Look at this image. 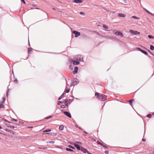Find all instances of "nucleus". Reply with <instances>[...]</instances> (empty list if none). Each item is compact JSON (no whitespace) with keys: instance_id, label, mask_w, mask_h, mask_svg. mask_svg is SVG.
<instances>
[{"instance_id":"obj_1","label":"nucleus","mask_w":154,"mask_h":154,"mask_svg":"<svg viewBox=\"0 0 154 154\" xmlns=\"http://www.w3.org/2000/svg\"><path fill=\"white\" fill-rule=\"evenodd\" d=\"M5 97H3L2 100L0 101V108H3L4 107V106L3 105V103L5 102Z\"/></svg>"},{"instance_id":"obj_2","label":"nucleus","mask_w":154,"mask_h":154,"mask_svg":"<svg viewBox=\"0 0 154 154\" xmlns=\"http://www.w3.org/2000/svg\"><path fill=\"white\" fill-rule=\"evenodd\" d=\"M106 96L104 94H102L100 96V98L102 100L105 101L106 100Z\"/></svg>"},{"instance_id":"obj_3","label":"nucleus","mask_w":154,"mask_h":154,"mask_svg":"<svg viewBox=\"0 0 154 154\" xmlns=\"http://www.w3.org/2000/svg\"><path fill=\"white\" fill-rule=\"evenodd\" d=\"M130 32L132 34L136 35L137 34H140V32L136 31H134L132 30H129Z\"/></svg>"},{"instance_id":"obj_4","label":"nucleus","mask_w":154,"mask_h":154,"mask_svg":"<svg viewBox=\"0 0 154 154\" xmlns=\"http://www.w3.org/2000/svg\"><path fill=\"white\" fill-rule=\"evenodd\" d=\"M73 33L75 35V38H77L80 35V32L76 31H74Z\"/></svg>"},{"instance_id":"obj_5","label":"nucleus","mask_w":154,"mask_h":154,"mask_svg":"<svg viewBox=\"0 0 154 154\" xmlns=\"http://www.w3.org/2000/svg\"><path fill=\"white\" fill-rule=\"evenodd\" d=\"M115 34L117 35H120L122 37L123 36L122 33L120 31H116L115 33Z\"/></svg>"},{"instance_id":"obj_6","label":"nucleus","mask_w":154,"mask_h":154,"mask_svg":"<svg viewBox=\"0 0 154 154\" xmlns=\"http://www.w3.org/2000/svg\"><path fill=\"white\" fill-rule=\"evenodd\" d=\"M64 114L66 116L69 117V118H71V116L70 114L67 112H64Z\"/></svg>"},{"instance_id":"obj_7","label":"nucleus","mask_w":154,"mask_h":154,"mask_svg":"<svg viewBox=\"0 0 154 154\" xmlns=\"http://www.w3.org/2000/svg\"><path fill=\"white\" fill-rule=\"evenodd\" d=\"M5 131H8V132H9L10 133H12L13 134H15V132L14 131H12L11 130H9V129H5Z\"/></svg>"},{"instance_id":"obj_8","label":"nucleus","mask_w":154,"mask_h":154,"mask_svg":"<svg viewBox=\"0 0 154 154\" xmlns=\"http://www.w3.org/2000/svg\"><path fill=\"white\" fill-rule=\"evenodd\" d=\"M83 152L85 153H86L88 151L86 149L82 147L81 149H80Z\"/></svg>"},{"instance_id":"obj_9","label":"nucleus","mask_w":154,"mask_h":154,"mask_svg":"<svg viewBox=\"0 0 154 154\" xmlns=\"http://www.w3.org/2000/svg\"><path fill=\"white\" fill-rule=\"evenodd\" d=\"M137 48L142 53L144 54H145L146 55L147 54V53L146 51L141 49L140 48Z\"/></svg>"},{"instance_id":"obj_10","label":"nucleus","mask_w":154,"mask_h":154,"mask_svg":"<svg viewBox=\"0 0 154 154\" xmlns=\"http://www.w3.org/2000/svg\"><path fill=\"white\" fill-rule=\"evenodd\" d=\"M74 145L79 150L80 149V148L79 146L77 144H76L75 143H74Z\"/></svg>"},{"instance_id":"obj_11","label":"nucleus","mask_w":154,"mask_h":154,"mask_svg":"<svg viewBox=\"0 0 154 154\" xmlns=\"http://www.w3.org/2000/svg\"><path fill=\"white\" fill-rule=\"evenodd\" d=\"M78 67L76 66L74 70L73 71V74H75L77 72L78 70Z\"/></svg>"},{"instance_id":"obj_12","label":"nucleus","mask_w":154,"mask_h":154,"mask_svg":"<svg viewBox=\"0 0 154 154\" xmlns=\"http://www.w3.org/2000/svg\"><path fill=\"white\" fill-rule=\"evenodd\" d=\"M73 2L77 3H81L82 2V1L81 0H74Z\"/></svg>"},{"instance_id":"obj_13","label":"nucleus","mask_w":154,"mask_h":154,"mask_svg":"<svg viewBox=\"0 0 154 154\" xmlns=\"http://www.w3.org/2000/svg\"><path fill=\"white\" fill-rule=\"evenodd\" d=\"M118 16L119 17H126L125 14L123 13L119 14H118Z\"/></svg>"},{"instance_id":"obj_14","label":"nucleus","mask_w":154,"mask_h":154,"mask_svg":"<svg viewBox=\"0 0 154 154\" xmlns=\"http://www.w3.org/2000/svg\"><path fill=\"white\" fill-rule=\"evenodd\" d=\"M79 82V81L78 79H75L74 80L73 82V84L74 85L78 83Z\"/></svg>"},{"instance_id":"obj_15","label":"nucleus","mask_w":154,"mask_h":154,"mask_svg":"<svg viewBox=\"0 0 154 154\" xmlns=\"http://www.w3.org/2000/svg\"><path fill=\"white\" fill-rule=\"evenodd\" d=\"M79 62L75 60H74L73 61V64L74 65H78L79 64Z\"/></svg>"},{"instance_id":"obj_16","label":"nucleus","mask_w":154,"mask_h":154,"mask_svg":"<svg viewBox=\"0 0 154 154\" xmlns=\"http://www.w3.org/2000/svg\"><path fill=\"white\" fill-rule=\"evenodd\" d=\"M64 128V126L63 125H60L59 127V129L60 130H63Z\"/></svg>"},{"instance_id":"obj_17","label":"nucleus","mask_w":154,"mask_h":154,"mask_svg":"<svg viewBox=\"0 0 154 154\" xmlns=\"http://www.w3.org/2000/svg\"><path fill=\"white\" fill-rule=\"evenodd\" d=\"M131 17L133 18H134L135 19H138V20H139L140 19L139 18L137 17H136V16H132Z\"/></svg>"},{"instance_id":"obj_18","label":"nucleus","mask_w":154,"mask_h":154,"mask_svg":"<svg viewBox=\"0 0 154 154\" xmlns=\"http://www.w3.org/2000/svg\"><path fill=\"white\" fill-rule=\"evenodd\" d=\"M67 88V87H66V89L65 90V91H66V93H68L69 91H70L69 90V89H66Z\"/></svg>"},{"instance_id":"obj_19","label":"nucleus","mask_w":154,"mask_h":154,"mask_svg":"<svg viewBox=\"0 0 154 154\" xmlns=\"http://www.w3.org/2000/svg\"><path fill=\"white\" fill-rule=\"evenodd\" d=\"M150 49L152 50H154V46L152 45H151L150 46Z\"/></svg>"},{"instance_id":"obj_20","label":"nucleus","mask_w":154,"mask_h":154,"mask_svg":"<svg viewBox=\"0 0 154 154\" xmlns=\"http://www.w3.org/2000/svg\"><path fill=\"white\" fill-rule=\"evenodd\" d=\"M103 27L106 29H108V27L105 24H103Z\"/></svg>"},{"instance_id":"obj_21","label":"nucleus","mask_w":154,"mask_h":154,"mask_svg":"<svg viewBox=\"0 0 154 154\" xmlns=\"http://www.w3.org/2000/svg\"><path fill=\"white\" fill-rule=\"evenodd\" d=\"M51 131V130L50 129H48V130H45L43 131V132H50Z\"/></svg>"},{"instance_id":"obj_22","label":"nucleus","mask_w":154,"mask_h":154,"mask_svg":"<svg viewBox=\"0 0 154 154\" xmlns=\"http://www.w3.org/2000/svg\"><path fill=\"white\" fill-rule=\"evenodd\" d=\"M148 37L150 38H154V37L151 35H148Z\"/></svg>"},{"instance_id":"obj_23","label":"nucleus","mask_w":154,"mask_h":154,"mask_svg":"<svg viewBox=\"0 0 154 154\" xmlns=\"http://www.w3.org/2000/svg\"><path fill=\"white\" fill-rule=\"evenodd\" d=\"M66 150L67 151H72L73 150L69 148H67L66 149Z\"/></svg>"},{"instance_id":"obj_24","label":"nucleus","mask_w":154,"mask_h":154,"mask_svg":"<svg viewBox=\"0 0 154 154\" xmlns=\"http://www.w3.org/2000/svg\"><path fill=\"white\" fill-rule=\"evenodd\" d=\"M32 51V49L31 48H29L28 49V51L29 53L31 52Z\"/></svg>"},{"instance_id":"obj_25","label":"nucleus","mask_w":154,"mask_h":154,"mask_svg":"<svg viewBox=\"0 0 154 154\" xmlns=\"http://www.w3.org/2000/svg\"><path fill=\"white\" fill-rule=\"evenodd\" d=\"M68 146H69V147L70 148H71L72 149H75V148L74 147L72 146L71 145H69Z\"/></svg>"},{"instance_id":"obj_26","label":"nucleus","mask_w":154,"mask_h":154,"mask_svg":"<svg viewBox=\"0 0 154 154\" xmlns=\"http://www.w3.org/2000/svg\"><path fill=\"white\" fill-rule=\"evenodd\" d=\"M52 116H50L49 117L45 118V119H49L50 118H52Z\"/></svg>"},{"instance_id":"obj_27","label":"nucleus","mask_w":154,"mask_h":154,"mask_svg":"<svg viewBox=\"0 0 154 154\" xmlns=\"http://www.w3.org/2000/svg\"><path fill=\"white\" fill-rule=\"evenodd\" d=\"M11 121H15V122H17V119H11Z\"/></svg>"},{"instance_id":"obj_28","label":"nucleus","mask_w":154,"mask_h":154,"mask_svg":"<svg viewBox=\"0 0 154 154\" xmlns=\"http://www.w3.org/2000/svg\"><path fill=\"white\" fill-rule=\"evenodd\" d=\"M47 143H54L55 142L54 141H51L50 142H47Z\"/></svg>"},{"instance_id":"obj_29","label":"nucleus","mask_w":154,"mask_h":154,"mask_svg":"<svg viewBox=\"0 0 154 154\" xmlns=\"http://www.w3.org/2000/svg\"><path fill=\"white\" fill-rule=\"evenodd\" d=\"M95 95L97 97H98L99 96V94L98 93H95Z\"/></svg>"},{"instance_id":"obj_30","label":"nucleus","mask_w":154,"mask_h":154,"mask_svg":"<svg viewBox=\"0 0 154 154\" xmlns=\"http://www.w3.org/2000/svg\"><path fill=\"white\" fill-rule=\"evenodd\" d=\"M63 94H62V95H61L59 98H58V100H60L61 99V98H62V96Z\"/></svg>"},{"instance_id":"obj_31","label":"nucleus","mask_w":154,"mask_h":154,"mask_svg":"<svg viewBox=\"0 0 154 154\" xmlns=\"http://www.w3.org/2000/svg\"><path fill=\"white\" fill-rule=\"evenodd\" d=\"M151 116V114H149L147 115V117L148 118H150Z\"/></svg>"},{"instance_id":"obj_32","label":"nucleus","mask_w":154,"mask_h":154,"mask_svg":"<svg viewBox=\"0 0 154 154\" xmlns=\"http://www.w3.org/2000/svg\"><path fill=\"white\" fill-rule=\"evenodd\" d=\"M75 143H78V144H81V145H82V143L81 142H78V141H77V142H75Z\"/></svg>"},{"instance_id":"obj_33","label":"nucleus","mask_w":154,"mask_h":154,"mask_svg":"<svg viewBox=\"0 0 154 154\" xmlns=\"http://www.w3.org/2000/svg\"><path fill=\"white\" fill-rule=\"evenodd\" d=\"M65 106L64 105H62L61 106V107L62 108H65Z\"/></svg>"},{"instance_id":"obj_34","label":"nucleus","mask_w":154,"mask_h":154,"mask_svg":"<svg viewBox=\"0 0 154 154\" xmlns=\"http://www.w3.org/2000/svg\"><path fill=\"white\" fill-rule=\"evenodd\" d=\"M97 143L98 144H100L101 145H102V144L100 143L99 141H97Z\"/></svg>"},{"instance_id":"obj_35","label":"nucleus","mask_w":154,"mask_h":154,"mask_svg":"<svg viewBox=\"0 0 154 154\" xmlns=\"http://www.w3.org/2000/svg\"><path fill=\"white\" fill-rule=\"evenodd\" d=\"M80 14L81 15L84 14H85L84 12H80Z\"/></svg>"},{"instance_id":"obj_36","label":"nucleus","mask_w":154,"mask_h":154,"mask_svg":"<svg viewBox=\"0 0 154 154\" xmlns=\"http://www.w3.org/2000/svg\"><path fill=\"white\" fill-rule=\"evenodd\" d=\"M61 103H62V102H61L60 101H59L58 102V105H60V104H61Z\"/></svg>"},{"instance_id":"obj_37","label":"nucleus","mask_w":154,"mask_h":154,"mask_svg":"<svg viewBox=\"0 0 154 154\" xmlns=\"http://www.w3.org/2000/svg\"><path fill=\"white\" fill-rule=\"evenodd\" d=\"M49 134L52 135H54V136L56 135V134H55V133H53V134H52V133H49Z\"/></svg>"},{"instance_id":"obj_38","label":"nucleus","mask_w":154,"mask_h":154,"mask_svg":"<svg viewBox=\"0 0 154 154\" xmlns=\"http://www.w3.org/2000/svg\"><path fill=\"white\" fill-rule=\"evenodd\" d=\"M105 152L106 153L108 154L109 153V152L108 151H105Z\"/></svg>"},{"instance_id":"obj_39","label":"nucleus","mask_w":154,"mask_h":154,"mask_svg":"<svg viewBox=\"0 0 154 154\" xmlns=\"http://www.w3.org/2000/svg\"><path fill=\"white\" fill-rule=\"evenodd\" d=\"M133 100H130L129 101V102L131 104L132 103V101Z\"/></svg>"},{"instance_id":"obj_40","label":"nucleus","mask_w":154,"mask_h":154,"mask_svg":"<svg viewBox=\"0 0 154 154\" xmlns=\"http://www.w3.org/2000/svg\"><path fill=\"white\" fill-rule=\"evenodd\" d=\"M65 105L67 106H68L67 104V100H66L65 103Z\"/></svg>"},{"instance_id":"obj_41","label":"nucleus","mask_w":154,"mask_h":154,"mask_svg":"<svg viewBox=\"0 0 154 154\" xmlns=\"http://www.w3.org/2000/svg\"><path fill=\"white\" fill-rule=\"evenodd\" d=\"M5 125L6 126H7L8 127H10V125H9L8 124H7V123H5Z\"/></svg>"},{"instance_id":"obj_42","label":"nucleus","mask_w":154,"mask_h":154,"mask_svg":"<svg viewBox=\"0 0 154 154\" xmlns=\"http://www.w3.org/2000/svg\"><path fill=\"white\" fill-rule=\"evenodd\" d=\"M10 127L11 128H15V127L14 126H10Z\"/></svg>"},{"instance_id":"obj_43","label":"nucleus","mask_w":154,"mask_h":154,"mask_svg":"<svg viewBox=\"0 0 154 154\" xmlns=\"http://www.w3.org/2000/svg\"><path fill=\"white\" fill-rule=\"evenodd\" d=\"M23 2L24 4H25V1H24V0H21Z\"/></svg>"},{"instance_id":"obj_44","label":"nucleus","mask_w":154,"mask_h":154,"mask_svg":"<svg viewBox=\"0 0 154 154\" xmlns=\"http://www.w3.org/2000/svg\"><path fill=\"white\" fill-rule=\"evenodd\" d=\"M148 13H149V14H151L150 13V12H149L147 10H145Z\"/></svg>"},{"instance_id":"obj_45","label":"nucleus","mask_w":154,"mask_h":154,"mask_svg":"<svg viewBox=\"0 0 154 154\" xmlns=\"http://www.w3.org/2000/svg\"><path fill=\"white\" fill-rule=\"evenodd\" d=\"M102 146H103L104 147H105V148H107V147L106 146H104V145H103V144H102Z\"/></svg>"},{"instance_id":"obj_46","label":"nucleus","mask_w":154,"mask_h":154,"mask_svg":"<svg viewBox=\"0 0 154 154\" xmlns=\"http://www.w3.org/2000/svg\"><path fill=\"white\" fill-rule=\"evenodd\" d=\"M149 51V52H150L151 53V54H152L153 56H154V54H152V53H151V52Z\"/></svg>"},{"instance_id":"obj_47","label":"nucleus","mask_w":154,"mask_h":154,"mask_svg":"<svg viewBox=\"0 0 154 154\" xmlns=\"http://www.w3.org/2000/svg\"><path fill=\"white\" fill-rule=\"evenodd\" d=\"M142 141H145V140L144 139H142Z\"/></svg>"},{"instance_id":"obj_48","label":"nucleus","mask_w":154,"mask_h":154,"mask_svg":"<svg viewBox=\"0 0 154 154\" xmlns=\"http://www.w3.org/2000/svg\"><path fill=\"white\" fill-rule=\"evenodd\" d=\"M88 154H91L89 152H88V151L87 152Z\"/></svg>"},{"instance_id":"obj_49","label":"nucleus","mask_w":154,"mask_h":154,"mask_svg":"<svg viewBox=\"0 0 154 154\" xmlns=\"http://www.w3.org/2000/svg\"><path fill=\"white\" fill-rule=\"evenodd\" d=\"M8 92H7V96H8Z\"/></svg>"},{"instance_id":"obj_50","label":"nucleus","mask_w":154,"mask_h":154,"mask_svg":"<svg viewBox=\"0 0 154 154\" xmlns=\"http://www.w3.org/2000/svg\"><path fill=\"white\" fill-rule=\"evenodd\" d=\"M2 129V127H1V126H0V129Z\"/></svg>"},{"instance_id":"obj_51","label":"nucleus","mask_w":154,"mask_h":154,"mask_svg":"<svg viewBox=\"0 0 154 154\" xmlns=\"http://www.w3.org/2000/svg\"><path fill=\"white\" fill-rule=\"evenodd\" d=\"M14 82H16V81H17V80H15L14 81Z\"/></svg>"},{"instance_id":"obj_52","label":"nucleus","mask_w":154,"mask_h":154,"mask_svg":"<svg viewBox=\"0 0 154 154\" xmlns=\"http://www.w3.org/2000/svg\"><path fill=\"white\" fill-rule=\"evenodd\" d=\"M36 9H38V8H36Z\"/></svg>"},{"instance_id":"obj_53","label":"nucleus","mask_w":154,"mask_h":154,"mask_svg":"<svg viewBox=\"0 0 154 154\" xmlns=\"http://www.w3.org/2000/svg\"><path fill=\"white\" fill-rule=\"evenodd\" d=\"M85 133H86V134H87V133L86 132H85Z\"/></svg>"},{"instance_id":"obj_54","label":"nucleus","mask_w":154,"mask_h":154,"mask_svg":"<svg viewBox=\"0 0 154 154\" xmlns=\"http://www.w3.org/2000/svg\"><path fill=\"white\" fill-rule=\"evenodd\" d=\"M1 139V138H0V139Z\"/></svg>"}]
</instances>
